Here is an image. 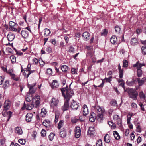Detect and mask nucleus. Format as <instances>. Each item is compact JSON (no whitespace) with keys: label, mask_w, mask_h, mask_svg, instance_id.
<instances>
[{"label":"nucleus","mask_w":146,"mask_h":146,"mask_svg":"<svg viewBox=\"0 0 146 146\" xmlns=\"http://www.w3.org/2000/svg\"><path fill=\"white\" fill-rule=\"evenodd\" d=\"M70 107L73 110H76L79 107V103L74 100H72L70 105Z\"/></svg>","instance_id":"8"},{"label":"nucleus","mask_w":146,"mask_h":146,"mask_svg":"<svg viewBox=\"0 0 146 146\" xmlns=\"http://www.w3.org/2000/svg\"><path fill=\"white\" fill-rule=\"evenodd\" d=\"M10 58L12 63H14L15 62L16 58L15 56L14 55H12L10 56Z\"/></svg>","instance_id":"43"},{"label":"nucleus","mask_w":146,"mask_h":146,"mask_svg":"<svg viewBox=\"0 0 146 146\" xmlns=\"http://www.w3.org/2000/svg\"><path fill=\"white\" fill-rule=\"evenodd\" d=\"M88 55L89 56L90 58H91L93 57L94 55V52H91L89 51L88 52Z\"/></svg>","instance_id":"56"},{"label":"nucleus","mask_w":146,"mask_h":146,"mask_svg":"<svg viewBox=\"0 0 146 146\" xmlns=\"http://www.w3.org/2000/svg\"><path fill=\"white\" fill-rule=\"evenodd\" d=\"M11 78L15 81H18L20 80V77L17 76L15 74L11 77Z\"/></svg>","instance_id":"35"},{"label":"nucleus","mask_w":146,"mask_h":146,"mask_svg":"<svg viewBox=\"0 0 146 146\" xmlns=\"http://www.w3.org/2000/svg\"><path fill=\"white\" fill-rule=\"evenodd\" d=\"M15 132L19 135H21L23 133L22 129L20 127H17L15 128Z\"/></svg>","instance_id":"25"},{"label":"nucleus","mask_w":146,"mask_h":146,"mask_svg":"<svg viewBox=\"0 0 146 146\" xmlns=\"http://www.w3.org/2000/svg\"><path fill=\"white\" fill-rule=\"evenodd\" d=\"M36 84V83H34L31 85L28 84V87L29 89V94H32L35 93V90L34 89L33 87L35 86Z\"/></svg>","instance_id":"9"},{"label":"nucleus","mask_w":146,"mask_h":146,"mask_svg":"<svg viewBox=\"0 0 146 146\" xmlns=\"http://www.w3.org/2000/svg\"><path fill=\"white\" fill-rule=\"evenodd\" d=\"M96 111L98 113H103L104 112V110L103 108H102L99 106L95 107Z\"/></svg>","instance_id":"13"},{"label":"nucleus","mask_w":146,"mask_h":146,"mask_svg":"<svg viewBox=\"0 0 146 146\" xmlns=\"http://www.w3.org/2000/svg\"><path fill=\"white\" fill-rule=\"evenodd\" d=\"M61 69L63 72H66L68 69V67L66 65H63L61 67Z\"/></svg>","instance_id":"37"},{"label":"nucleus","mask_w":146,"mask_h":146,"mask_svg":"<svg viewBox=\"0 0 146 146\" xmlns=\"http://www.w3.org/2000/svg\"><path fill=\"white\" fill-rule=\"evenodd\" d=\"M35 105L32 103H28L27 104H25V103L23 105V106L21 108V109L23 110L25 108L27 110H31L35 106Z\"/></svg>","instance_id":"6"},{"label":"nucleus","mask_w":146,"mask_h":146,"mask_svg":"<svg viewBox=\"0 0 146 146\" xmlns=\"http://www.w3.org/2000/svg\"><path fill=\"white\" fill-rule=\"evenodd\" d=\"M117 123L118 125L119 126H121L122 125L121 124V119L120 118L117 121Z\"/></svg>","instance_id":"64"},{"label":"nucleus","mask_w":146,"mask_h":146,"mask_svg":"<svg viewBox=\"0 0 146 146\" xmlns=\"http://www.w3.org/2000/svg\"><path fill=\"white\" fill-rule=\"evenodd\" d=\"M4 110H5V111L8 110L10 107L11 105V102L10 101L8 100H7L5 101L4 103Z\"/></svg>","instance_id":"14"},{"label":"nucleus","mask_w":146,"mask_h":146,"mask_svg":"<svg viewBox=\"0 0 146 146\" xmlns=\"http://www.w3.org/2000/svg\"><path fill=\"white\" fill-rule=\"evenodd\" d=\"M44 35L45 37H47L51 33L50 29L47 28H45L44 29Z\"/></svg>","instance_id":"29"},{"label":"nucleus","mask_w":146,"mask_h":146,"mask_svg":"<svg viewBox=\"0 0 146 146\" xmlns=\"http://www.w3.org/2000/svg\"><path fill=\"white\" fill-rule=\"evenodd\" d=\"M71 72L72 74H77L76 70L74 68H72L71 69Z\"/></svg>","instance_id":"54"},{"label":"nucleus","mask_w":146,"mask_h":146,"mask_svg":"<svg viewBox=\"0 0 146 146\" xmlns=\"http://www.w3.org/2000/svg\"><path fill=\"white\" fill-rule=\"evenodd\" d=\"M112 76H111L110 77L108 78H106L104 79H101V80L102 81V82L101 83L100 85H98V87H102L104 85V80H106V82H110L112 80L111 78H112Z\"/></svg>","instance_id":"12"},{"label":"nucleus","mask_w":146,"mask_h":146,"mask_svg":"<svg viewBox=\"0 0 146 146\" xmlns=\"http://www.w3.org/2000/svg\"><path fill=\"white\" fill-rule=\"evenodd\" d=\"M50 122L49 120H45L42 123L43 125L47 127L50 126Z\"/></svg>","instance_id":"32"},{"label":"nucleus","mask_w":146,"mask_h":146,"mask_svg":"<svg viewBox=\"0 0 146 146\" xmlns=\"http://www.w3.org/2000/svg\"><path fill=\"white\" fill-rule=\"evenodd\" d=\"M40 100V96L38 95H36L33 98L32 103L35 105V107H36L39 105Z\"/></svg>","instance_id":"5"},{"label":"nucleus","mask_w":146,"mask_h":146,"mask_svg":"<svg viewBox=\"0 0 146 146\" xmlns=\"http://www.w3.org/2000/svg\"><path fill=\"white\" fill-rule=\"evenodd\" d=\"M146 80V78L145 77L143 78L141 80L139 78H136L135 79V81H137L139 86L143 85Z\"/></svg>","instance_id":"15"},{"label":"nucleus","mask_w":146,"mask_h":146,"mask_svg":"<svg viewBox=\"0 0 146 146\" xmlns=\"http://www.w3.org/2000/svg\"><path fill=\"white\" fill-rule=\"evenodd\" d=\"M46 73L48 74H52V69L50 68L46 70Z\"/></svg>","instance_id":"55"},{"label":"nucleus","mask_w":146,"mask_h":146,"mask_svg":"<svg viewBox=\"0 0 146 146\" xmlns=\"http://www.w3.org/2000/svg\"><path fill=\"white\" fill-rule=\"evenodd\" d=\"M120 118L117 115H115L113 116V119L114 120L117 121Z\"/></svg>","instance_id":"62"},{"label":"nucleus","mask_w":146,"mask_h":146,"mask_svg":"<svg viewBox=\"0 0 146 146\" xmlns=\"http://www.w3.org/2000/svg\"><path fill=\"white\" fill-rule=\"evenodd\" d=\"M55 135V134L53 133H51L48 136L49 140L52 141L53 139L54 138Z\"/></svg>","instance_id":"40"},{"label":"nucleus","mask_w":146,"mask_h":146,"mask_svg":"<svg viewBox=\"0 0 146 146\" xmlns=\"http://www.w3.org/2000/svg\"><path fill=\"white\" fill-rule=\"evenodd\" d=\"M139 96L141 99L143 100H145L146 99V93H144L142 91H141L139 92Z\"/></svg>","instance_id":"23"},{"label":"nucleus","mask_w":146,"mask_h":146,"mask_svg":"<svg viewBox=\"0 0 146 146\" xmlns=\"http://www.w3.org/2000/svg\"><path fill=\"white\" fill-rule=\"evenodd\" d=\"M90 34L88 32L86 31L82 35V36L83 40L86 41L88 40L90 38Z\"/></svg>","instance_id":"10"},{"label":"nucleus","mask_w":146,"mask_h":146,"mask_svg":"<svg viewBox=\"0 0 146 146\" xmlns=\"http://www.w3.org/2000/svg\"><path fill=\"white\" fill-rule=\"evenodd\" d=\"M11 76V77L14 74L13 73V71L11 70H10L7 72Z\"/></svg>","instance_id":"61"},{"label":"nucleus","mask_w":146,"mask_h":146,"mask_svg":"<svg viewBox=\"0 0 146 146\" xmlns=\"http://www.w3.org/2000/svg\"><path fill=\"white\" fill-rule=\"evenodd\" d=\"M128 62L127 60H124L123 62V66L124 68H127L128 66Z\"/></svg>","instance_id":"46"},{"label":"nucleus","mask_w":146,"mask_h":146,"mask_svg":"<svg viewBox=\"0 0 146 146\" xmlns=\"http://www.w3.org/2000/svg\"><path fill=\"white\" fill-rule=\"evenodd\" d=\"M33 116V115L32 113H27L25 116L26 121L27 122L31 121Z\"/></svg>","instance_id":"21"},{"label":"nucleus","mask_w":146,"mask_h":146,"mask_svg":"<svg viewBox=\"0 0 146 146\" xmlns=\"http://www.w3.org/2000/svg\"><path fill=\"white\" fill-rule=\"evenodd\" d=\"M136 131L139 133H140L141 131V128L140 126L139 123H137L136 125Z\"/></svg>","instance_id":"47"},{"label":"nucleus","mask_w":146,"mask_h":146,"mask_svg":"<svg viewBox=\"0 0 146 146\" xmlns=\"http://www.w3.org/2000/svg\"><path fill=\"white\" fill-rule=\"evenodd\" d=\"M110 104L113 106H115L117 105V101L115 100H112L110 102Z\"/></svg>","instance_id":"52"},{"label":"nucleus","mask_w":146,"mask_h":146,"mask_svg":"<svg viewBox=\"0 0 146 146\" xmlns=\"http://www.w3.org/2000/svg\"><path fill=\"white\" fill-rule=\"evenodd\" d=\"M82 110L84 115L86 116L89 113V111L87 106V105L85 104H84L82 108Z\"/></svg>","instance_id":"11"},{"label":"nucleus","mask_w":146,"mask_h":146,"mask_svg":"<svg viewBox=\"0 0 146 146\" xmlns=\"http://www.w3.org/2000/svg\"><path fill=\"white\" fill-rule=\"evenodd\" d=\"M33 63L35 64H37L38 63V60L36 58H34L33 59Z\"/></svg>","instance_id":"59"},{"label":"nucleus","mask_w":146,"mask_h":146,"mask_svg":"<svg viewBox=\"0 0 146 146\" xmlns=\"http://www.w3.org/2000/svg\"><path fill=\"white\" fill-rule=\"evenodd\" d=\"M144 63H140L139 61L137 62L136 63L134 64L133 66L135 67L137 69V75L138 77H140L142 74V72L141 69V67L145 66Z\"/></svg>","instance_id":"2"},{"label":"nucleus","mask_w":146,"mask_h":146,"mask_svg":"<svg viewBox=\"0 0 146 146\" xmlns=\"http://www.w3.org/2000/svg\"><path fill=\"white\" fill-rule=\"evenodd\" d=\"M128 94L129 97L132 98L134 100H137V96L138 94L137 92L132 88L129 89L128 90Z\"/></svg>","instance_id":"3"},{"label":"nucleus","mask_w":146,"mask_h":146,"mask_svg":"<svg viewBox=\"0 0 146 146\" xmlns=\"http://www.w3.org/2000/svg\"><path fill=\"white\" fill-rule=\"evenodd\" d=\"M32 94H27L25 98V100L26 101L29 102L33 100V98L32 97Z\"/></svg>","instance_id":"26"},{"label":"nucleus","mask_w":146,"mask_h":146,"mask_svg":"<svg viewBox=\"0 0 146 146\" xmlns=\"http://www.w3.org/2000/svg\"><path fill=\"white\" fill-rule=\"evenodd\" d=\"M104 141L107 143H109L110 141V139L108 134H106L104 137Z\"/></svg>","instance_id":"30"},{"label":"nucleus","mask_w":146,"mask_h":146,"mask_svg":"<svg viewBox=\"0 0 146 146\" xmlns=\"http://www.w3.org/2000/svg\"><path fill=\"white\" fill-rule=\"evenodd\" d=\"M117 40L116 36L115 35H113L110 38V42L112 44H115Z\"/></svg>","instance_id":"27"},{"label":"nucleus","mask_w":146,"mask_h":146,"mask_svg":"<svg viewBox=\"0 0 146 146\" xmlns=\"http://www.w3.org/2000/svg\"><path fill=\"white\" fill-rule=\"evenodd\" d=\"M21 35L23 38H25L29 36V33L27 31L24 30L21 31Z\"/></svg>","instance_id":"20"},{"label":"nucleus","mask_w":146,"mask_h":146,"mask_svg":"<svg viewBox=\"0 0 146 146\" xmlns=\"http://www.w3.org/2000/svg\"><path fill=\"white\" fill-rule=\"evenodd\" d=\"M50 86L52 89L56 88L59 86V84L58 81L56 80H54L50 84Z\"/></svg>","instance_id":"16"},{"label":"nucleus","mask_w":146,"mask_h":146,"mask_svg":"<svg viewBox=\"0 0 146 146\" xmlns=\"http://www.w3.org/2000/svg\"><path fill=\"white\" fill-rule=\"evenodd\" d=\"M46 50L49 53H51L53 52L52 48L50 46H48L46 49Z\"/></svg>","instance_id":"38"},{"label":"nucleus","mask_w":146,"mask_h":146,"mask_svg":"<svg viewBox=\"0 0 146 146\" xmlns=\"http://www.w3.org/2000/svg\"><path fill=\"white\" fill-rule=\"evenodd\" d=\"M9 82V80H6L5 81L4 84L3 85V87L4 89H5L8 87Z\"/></svg>","instance_id":"45"},{"label":"nucleus","mask_w":146,"mask_h":146,"mask_svg":"<svg viewBox=\"0 0 146 146\" xmlns=\"http://www.w3.org/2000/svg\"><path fill=\"white\" fill-rule=\"evenodd\" d=\"M142 53L144 55L146 54V46H142L141 48Z\"/></svg>","instance_id":"48"},{"label":"nucleus","mask_w":146,"mask_h":146,"mask_svg":"<svg viewBox=\"0 0 146 146\" xmlns=\"http://www.w3.org/2000/svg\"><path fill=\"white\" fill-rule=\"evenodd\" d=\"M115 29L116 33L119 34L120 33L121 30L120 28L118 26H116L115 27Z\"/></svg>","instance_id":"44"},{"label":"nucleus","mask_w":146,"mask_h":146,"mask_svg":"<svg viewBox=\"0 0 146 146\" xmlns=\"http://www.w3.org/2000/svg\"><path fill=\"white\" fill-rule=\"evenodd\" d=\"M46 113L47 112L45 109L44 108H43L42 109L40 114L42 117H45Z\"/></svg>","instance_id":"36"},{"label":"nucleus","mask_w":146,"mask_h":146,"mask_svg":"<svg viewBox=\"0 0 146 146\" xmlns=\"http://www.w3.org/2000/svg\"><path fill=\"white\" fill-rule=\"evenodd\" d=\"M4 80V79L3 76H0V85L2 84Z\"/></svg>","instance_id":"63"},{"label":"nucleus","mask_w":146,"mask_h":146,"mask_svg":"<svg viewBox=\"0 0 146 146\" xmlns=\"http://www.w3.org/2000/svg\"><path fill=\"white\" fill-rule=\"evenodd\" d=\"M135 80L132 79V80L131 81H127L126 82V84L128 86H132L135 83Z\"/></svg>","instance_id":"33"},{"label":"nucleus","mask_w":146,"mask_h":146,"mask_svg":"<svg viewBox=\"0 0 146 146\" xmlns=\"http://www.w3.org/2000/svg\"><path fill=\"white\" fill-rule=\"evenodd\" d=\"M19 142L22 145H24L26 141L23 139H20L18 140Z\"/></svg>","instance_id":"51"},{"label":"nucleus","mask_w":146,"mask_h":146,"mask_svg":"<svg viewBox=\"0 0 146 146\" xmlns=\"http://www.w3.org/2000/svg\"><path fill=\"white\" fill-rule=\"evenodd\" d=\"M9 28L11 31H16V27L18 26V24L12 21H10L9 23Z\"/></svg>","instance_id":"7"},{"label":"nucleus","mask_w":146,"mask_h":146,"mask_svg":"<svg viewBox=\"0 0 146 146\" xmlns=\"http://www.w3.org/2000/svg\"><path fill=\"white\" fill-rule=\"evenodd\" d=\"M96 146H102V141L101 139H99L97 141Z\"/></svg>","instance_id":"49"},{"label":"nucleus","mask_w":146,"mask_h":146,"mask_svg":"<svg viewBox=\"0 0 146 146\" xmlns=\"http://www.w3.org/2000/svg\"><path fill=\"white\" fill-rule=\"evenodd\" d=\"M108 32L106 29H104L103 32L101 33L102 35L105 36L107 35Z\"/></svg>","instance_id":"58"},{"label":"nucleus","mask_w":146,"mask_h":146,"mask_svg":"<svg viewBox=\"0 0 146 146\" xmlns=\"http://www.w3.org/2000/svg\"><path fill=\"white\" fill-rule=\"evenodd\" d=\"M62 95L65 97L66 92V98L65 100L64 105L62 107V110L63 111L68 110L69 108V101L72 96L74 95L73 91L71 90L68 86H67L66 88H62L61 89Z\"/></svg>","instance_id":"1"},{"label":"nucleus","mask_w":146,"mask_h":146,"mask_svg":"<svg viewBox=\"0 0 146 146\" xmlns=\"http://www.w3.org/2000/svg\"><path fill=\"white\" fill-rule=\"evenodd\" d=\"M88 133L90 136L94 135L95 134V129L93 127H89L88 131Z\"/></svg>","instance_id":"17"},{"label":"nucleus","mask_w":146,"mask_h":146,"mask_svg":"<svg viewBox=\"0 0 146 146\" xmlns=\"http://www.w3.org/2000/svg\"><path fill=\"white\" fill-rule=\"evenodd\" d=\"M64 124V121L63 120H60L58 124V129H60L61 127H62Z\"/></svg>","instance_id":"42"},{"label":"nucleus","mask_w":146,"mask_h":146,"mask_svg":"<svg viewBox=\"0 0 146 146\" xmlns=\"http://www.w3.org/2000/svg\"><path fill=\"white\" fill-rule=\"evenodd\" d=\"M103 113H98L97 116V119L98 121H101L103 119Z\"/></svg>","instance_id":"31"},{"label":"nucleus","mask_w":146,"mask_h":146,"mask_svg":"<svg viewBox=\"0 0 146 146\" xmlns=\"http://www.w3.org/2000/svg\"><path fill=\"white\" fill-rule=\"evenodd\" d=\"M119 73V77L120 78H122L124 72V70L123 69H121L118 70Z\"/></svg>","instance_id":"34"},{"label":"nucleus","mask_w":146,"mask_h":146,"mask_svg":"<svg viewBox=\"0 0 146 146\" xmlns=\"http://www.w3.org/2000/svg\"><path fill=\"white\" fill-rule=\"evenodd\" d=\"M96 115L93 112L90 113L89 117V121L91 122H93L96 119Z\"/></svg>","instance_id":"18"},{"label":"nucleus","mask_w":146,"mask_h":146,"mask_svg":"<svg viewBox=\"0 0 146 146\" xmlns=\"http://www.w3.org/2000/svg\"><path fill=\"white\" fill-rule=\"evenodd\" d=\"M58 102L59 101L58 99L54 98H52L50 103L51 108L54 110L57 107Z\"/></svg>","instance_id":"4"},{"label":"nucleus","mask_w":146,"mask_h":146,"mask_svg":"<svg viewBox=\"0 0 146 146\" xmlns=\"http://www.w3.org/2000/svg\"><path fill=\"white\" fill-rule=\"evenodd\" d=\"M81 133L80 128L79 127H76L75 130V133Z\"/></svg>","instance_id":"53"},{"label":"nucleus","mask_w":146,"mask_h":146,"mask_svg":"<svg viewBox=\"0 0 146 146\" xmlns=\"http://www.w3.org/2000/svg\"><path fill=\"white\" fill-rule=\"evenodd\" d=\"M60 136L62 138H64L66 136V130L64 128L62 129L60 132Z\"/></svg>","instance_id":"22"},{"label":"nucleus","mask_w":146,"mask_h":146,"mask_svg":"<svg viewBox=\"0 0 146 146\" xmlns=\"http://www.w3.org/2000/svg\"><path fill=\"white\" fill-rule=\"evenodd\" d=\"M35 71V70H30L29 72L27 73L26 78H27L29 75L31 74L34 73Z\"/></svg>","instance_id":"60"},{"label":"nucleus","mask_w":146,"mask_h":146,"mask_svg":"<svg viewBox=\"0 0 146 146\" xmlns=\"http://www.w3.org/2000/svg\"><path fill=\"white\" fill-rule=\"evenodd\" d=\"M79 119L76 117H73L71 119V122L73 123H75L78 121Z\"/></svg>","instance_id":"41"},{"label":"nucleus","mask_w":146,"mask_h":146,"mask_svg":"<svg viewBox=\"0 0 146 146\" xmlns=\"http://www.w3.org/2000/svg\"><path fill=\"white\" fill-rule=\"evenodd\" d=\"M113 134L114 136L116 139L119 140L120 139V136L117 131H113Z\"/></svg>","instance_id":"28"},{"label":"nucleus","mask_w":146,"mask_h":146,"mask_svg":"<svg viewBox=\"0 0 146 146\" xmlns=\"http://www.w3.org/2000/svg\"><path fill=\"white\" fill-rule=\"evenodd\" d=\"M130 43L131 45L134 46L138 44V42L136 38H133L131 39Z\"/></svg>","instance_id":"24"},{"label":"nucleus","mask_w":146,"mask_h":146,"mask_svg":"<svg viewBox=\"0 0 146 146\" xmlns=\"http://www.w3.org/2000/svg\"><path fill=\"white\" fill-rule=\"evenodd\" d=\"M41 135L42 137H44L46 134V131L44 129H42L41 132Z\"/></svg>","instance_id":"50"},{"label":"nucleus","mask_w":146,"mask_h":146,"mask_svg":"<svg viewBox=\"0 0 146 146\" xmlns=\"http://www.w3.org/2000/svg\"><path fill=\"white\" fill-rule=\"evenodd\" d=\"M68 52L74 53V48L72 46H70L68 48Z\"/></svg>","instance_id":"57"},{"label":"nucleus","mask_w":146,"mask_h":146,"mask_svg":"<svg viewBox=\"0 0 146 146\" xmlns=\"http://www.w3.org/2000/svg\"><path fill=\"white\" fill-rule=\"evenodd\" d=\"M59 115V112L58 111L56 112L55 114V118L54 120V121L55 123H56L58 122Z\"/></svg>","instance_id":"39"},{"label":"nucleus","mask_w":146,"mask_h":146,"mask_svg":"<svg viewBox=\"0 0 146 146\" xmlns=\"http://www.w3.org/2000/svg\"><path fill=\"white\" fill-rule=\"evenodd\" d=\"M8 40L9 41H12L15 38V35L11 32H9L7 35Z\"/></svg>","instance_id":"19"}]
</instances>
